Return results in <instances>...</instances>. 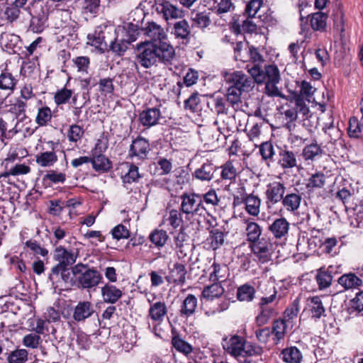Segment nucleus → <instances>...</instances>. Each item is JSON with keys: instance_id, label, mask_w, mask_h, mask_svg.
<instances>
[{"instance_id": "obj_1", "label": "nucleus", "mask_w": 363, "mask_h": 363, "mask_svg": "<svg viewBox=\"0 0 363 363\" xmlns=\"http://www.w3.org/2000/svg\"><path fill=\"white\" fill-rule=\"evenodd\" d=\"M175 57L174 47L169 43L143 42L137 45L136 62L144 68L158 63L171 64Z\"/></svg>"}, {"instance_id": "obj_2", "label": "nucleus", "mask_w": 363, "mask_h": 363, "mask_svg": "<svg viewBox=\"0 0 363 363\" xmlns=\"http://www.w3.org/2000/svg\"><path fill=\"white\" fill-rule=\"evenodd\" d=\"M72 272L76 279L78 287L82 289L94 288L103 279L98 270L90 268L88 264L83 263H78L72 267Z\"/></svg>"}, {"instance_id": "obj_3", "label": "nucleus", "mask_w": 363, "mask_h": 363, "mask_svg": "<svg viewBox=\"0 0 363 363\" xmlns=\"http://www.w3.org/2000/svg\"><path fill=\"white\" fill-rule=\"evenodd\" d=\"M180 211L186 216L194 217L203 216L206 208L202 204L201 194L196 193H184L181 196Z\"/></svg>"}, {"instance_id": "obj_4", "label": "nucleus", "mask_w": 363, "mask_h": 363, "mask_svg": "<svg viewBox=\"0 0 363 363\" xmlns=\"http://www.w3.org/2000/svg\"><path fill=\"white\" fill-rule=\"evenodd\" d=\"M223 77L230 86L245 92H249L255 87L256 81L251 74L249 76L242 71H234L230 73L225 72Z\"/></svg>"}, {"instance_id": "obj_5", "label": "nucleus", "mask_w": 363, "mask_h": 363, "mask_svg": "<svg viewBox=\"0 0 363 363\" xmlns=\"http://www.w3.org/2000/svg\"><path fill=\"white\" fill-rule=\"evenodd\" d=\"M250 74L255 77L257 84L264 83V82H280V73L278 67L275 65H269L265 66L264 69H262L257 65L252 67L247 66Z\"/></svg>"}, {"instance_id": "obj_6", "label": "nucleus", "mask_w": 363, "mask_h": 363, "mask_svg": "<svg viewBox=\"0 0 363 363\" xmlns=\"http://www.w3.org/2000/svg\"><path fill=\"white\" fill-rule=\"evenodd\" d=\"M52 259L57 262L53 267H69L74 264L78 257V250H68L62 245L55 247L52 252Z\"/></svg>"}, {"instance_id": "obj_7", "label": "nucleus", "mask_w": 363, "mask_h": 363, "mask_svg": "<svg viewBox=\"0 0 363 363\" xmlns=\"http://www.w3.org/2000/svg\"><path fill=\"white\" fill-rule=\"evenodd\" d=\"M245 339L237 335L225 337L222 340L223 350L233 357H238L243 354Z\"/></svg>"}, {"instance_id": "obj_8", "label": "nucleus", "mask_w": 363, "mask_h": 363, "mask_svg": "<svg viewBox=\"0 0 363 363\" xmlns=\"http://www.w3.org/2000/svg\"><path fill=\"white\" fill-rule=\"evenodd\" d=\"M251 250L254 255L257 256L259 261L262 263H266L271 259V250L272 243L268 238H262L254 241L250 245Z\"/></svg>"}, {"instance_id": "obj_9", "label": "nucleus", "mask_w": 363, "mask_h": 363, "mask_svg": "<svg viewBox=\"0 0 363 363\" xmlns=\"http://www.w3.org/2000/svg\"><path fill=\"white\" fill-rule=\"evenodd\" d=\"M143 34L150 39V43H167L165 41L167 35L164 28L154 21L147 22L145 27L143 28Z\"/></svg>"}, {"instance_id": "obj_10", "label": "nucleus", "mask_w": 363, "mask_h": 363, "mask_svg": "<svg viewBox=\"0 0 363 363\" xmlns=\"http://www.w3.org/2000/svg\"><path fill=\"white\" fill-rule=\"evenodd\" d=\"M150 151L149 141L142 137L135 138L130 145L129 150V156L132 159L143 161L145 160Z\"/></svg>"}, {"instance_id": "obj_11", "label": "nucleus", "mask_w": 363, "mask_h": 363, "mask_svg": "<svg viewBox=\"0 0 363 363\" xmlns=\"http://www.w3.org/2000/svg\"><path fill=\"white\" fill-rule=\"evenodd\" d=\"M285 192L286 187L283 183L273 182L268 184L265 191L267 206L274 205L281 201Z\"/></svg>"}, {"instance_id": "obj_12", "label": "nucleus", "mask_w": 363, "mask_h": 363, "mask_svg": "<svg viewBox=\"0 0 363 363\" xmlns=\"http://www.w3.org/2000/svg\"><path fill=\"white\" fill-rule=\"evenodd\" d=\"M154 296L152 300L147 298V302L150 304L148 309L147 317L152 321H164L165 317L167 315L168 308L164 301L157 300Z\"/></svg>"}, {"instance_id": "obj_13", "label": "nucleus", "mask_w": 363, "mask_h": 363, "mask_svg": "<svg viewBox=\"0 0 363 363\" xmlns=\"http://www.w3.org/2000/svg\"><path fill=\"white\" fill-rule=\"evenodd\" d=\"M168 275L164 279L169 284L183 285L186 282L187 270L186 266L180 262H175L168 268Z\"/></svg>"}, {"instance_id": "obj_14", "label": "nucleus", "mask_w": 363, "mask_h": 363, "mask_svg": "<svg viewBox=\"0 0 363 363\" xmlns=\"http://www.w3.org/2000/svg\"><path fill=\"white\" fill-rule=\"evenodd\" d=\"M95 312L94 305L88 301H81L73 309L72 318L78 323L84 322Z\"/></svg>"}, {"instance_id": "obj_15", "label": "nucleus", "mask_w": 363, "mask_h": 363, "mask_svg": "<svg viewBox=\"0 0 363 363\" xmlns=\"http://www.w3.org/2000/svg\"><path fill=\"white\" fill-rule=\"evenodd\" d=\"M162 118V113L158 107L147 108L139 114L140 123L147 128L157 125Z\"/></svg>"}, {"instance_id": "obj_16", "label": "nucleus", "mask_w": 363, "mask_h": 363, "mask_svg": "<svg viewBox=\"0 0 363 363\" xmlns=\"http://www.w3.org/2000/svg\"><path fill=\"white\" fill-rule=\"evenodd\" d=\"M156 11L158 13L162 14L166 21L179 18L183 16L182 11L168 1L162 0V2L158 3L156 6Z\"/></svg>"}, {"instance_id": "obj_17", "label": "nucleus", "mask_w": 363, "mask_h": 363, "mask_svg": "<svg viewBox=\"0 0 363 363\" xmlns=\"http://www.w3.org/2000/svg\"><path fill=\"white\" fill-rule=\"evenodd\" d=\"M302 199L301 194L294 189V192H288L284 196L281 204L288 212L296 213L301 206Z\"/></svg>"}, {"instance_id": "obj_18", "label": "nucleus", "mask_w": 363, "mask_h": 363, "mask_svg": "<svg viewBox=\"0 0 363 363\" xmlns=\"http://www.w3.org/2000/svg\"><path fill=\"white\" fill-rule=\"evenodd\" d=\"M337 283L345 291L358 289L363 284L362 279L353 272L345 273L341 275Z\"/></svg>"}, {"instance_id": "obj_19", "label": "nucleus", "mask_w": 363, "mask_h": 363, "mask_svg": "<svg viewBox=\"0 0 363 363\" xmlns=\"http://www.w3.org/2000/svg\"><path fill=\"white\" fill-rule=\"evenodd\" d=\"M52 145V150L38 153L35 156L36 163L42 167H50L53 166L58 160V157L55 151V143L49 142Z\"/></svg>"}, {"instance_id": "obj_20", "label": "nucleus", "mask_w": 363, "mask_h": 363, "mask_svg": "<svg viewBox=\"0 0 363 363\" xmlns=\"http://www.w3.org/2000/svg\"><path fill=\"white\" fill-rule=\"evenodd\" d=\"M290 224L285 218L275 219L269 226V230L277 239L285 238L289 230Z\"/></svg>"}, {"instance_id": "obj_21", "label": "nucleus", "mask_w": 363, "mask_h": 363, "mask_svg": "<svg viewBox=\"0 0 363 363\" xmlns=\"http://www.w3.org/2000/svg\"><path fill=\"white\" fill-rule=\"evenodd\" d=\"M216 167L213 162L207 160L193 173V177L202 182H209L214 176Z\"/></svg>"}, {"instance_id": "obj_22", "label": "nucleus", "mask_w": 363, "mask_h": 363, "mask_svg": "<svg viewBox=\"0 0 363 363\" xmlns=\"http://www.w3.org/2000/svg\"><path fill=\"white\" fill-rule=\"evenodd\" d=\"M103 301L108 303H116L123 296L122 291L115 285L106 284L101 289Z\"/></svg>"}, {"instance_id": "obj_23", "label": "nucleus", "mask_w": 363, "mask_h": 363, "mask_svg": "<svg viewBox=\"0 0 363 363\" xmlns=\"http://www.w3.org/2000/svg\"><path fill=\"white\" fill-rule=\"evenodd\" d=\"M278 164L284 169H292L297 166L296 154L286 147L280 149Z\"/></svg>"}, {"instance_id": "obj_24", "label": "nucleus", "mask_w": 363, "mask_h": 363, "mask_svg": "<svg viewBox=\"0 0 363 363\" xmlns=\"http://www.w3.org/2000/svg\"><path fill=\"white\" fill-rule=\"evenodd\" d=\"M86 43L94 46L101 52L108 50V43L106 41L105 33L101 30H96L93 33L88 34Z\"/></svg>"}, {"instance_id": "obj_25", "label": "nucleus", "mask_w": 363, "mask_h": 363, "mask_svg": "<svg viewBox=\"0 0 363 363\" xmlns=\"http://www.w3.org/2000/svg\"><path fill=\"white\" fill-rule=\"evenodd\" d=\"M198 305L197 298L193 294H189L183 301L180 309L179 315L183 318H189L193 315L196 310Z\"/></svg>"}, {"instance_id": "obj_26", "label": "nucleus", "mask_w": 363, "mask_h": 363, "mask_svg": "<svg viewBox=\"0 0 363 363\" xmlns=\"http://www.w3.org/2000/svg\"><path fill=\"white\" fill-rule=\"evenodd\" d=\"M225 292L221 281H213L211 285L205 286L201 292V296L206 300H213L220 298Z\"/></svg>"}, {"instance_id": "obj_27", "label": "nucleus", "mask_w": 363, "mask_h": 363, "mask_svg": "<svg viewBox=\"0 0 363 363\" xmlns=\"http://www.w3.org/2000/svg\"><path fill=\"white\" fill-rule=\"evenodd\" d=\"M172 34L178 40L189 41L191 35V29L187 21L183 19L174 24Z\"/></svg>"}, {"instance_id": "obj_28", "label": "nucleus", "mask_w": 363, "mask_h": 363, "mask_svg": "<svg viewBox=\"0 0 363 363\" xmlns=\"http://www.w3.org/2000/svg\"><path fill=\"white\" fill-rule=\"evenodd\" d=\"M261 199L257 195L247 194L245 196V209L252 216H257L260 213Z\"/></svg>"}, {"instance_id": "obj_29", "label": "nucleus", "mask_w": 363, "mask_h": 363, "mask_svg": "<svg viewBox=\"0 0 363 363\" xmlns=\"http://www.w3.org/2000/svg\"><path fill=\"white\" fill-rule=\"evenodd\" d=\"M135 40L134 38L126 40L124 38L119 39L118 36L114 37V39L111 40L109 44H108L107 50H111L117 55H122L128 49V45Z\"/></svg>"}, {"instance_id": "obj_30", "label": "nucleus", "mask_w": 363, "mask_h": 363, "mask_svg": "<svg viewBox=\"0 0 363 363\" xmlns=\"http://www.w3.org/2000/svg\"><path fill=\"white\" fill-rule=\"evenodd\" d=\"M17 79L6 68H0V89L12 91L16 87Z\"/></svg>"}, {"instance_id": "obj_31", "label": "nucleus", "mask_w": 363, "mask_h": 363, "mask_svg": "<svg viewBox=\"0 0 363 363\" xmlns=\"http://www.w3.org/2000/svg\"><path fill=\"white\" fill-rule=\"evenodd\" d=\"M287 322L283 319H277L273 322L271 330L274 344L278 345L284 339Z\"/></svg>"}, {"instance_id": "obj_32", "label": "nucleus", "mask_w": 363, "mask_h": 363, "mask_svg": "<svg viewBox=\"0 0 363 363\" xmlns=\"http://www.w3.org/2000/svg\"><path fill=\"white\" fill-rule=\"evenodd\" d=\"M328 16L321 11L313 13L310 18V24L315 31L324 32L326 30Z\"/></svg>"}, {"instance_id": "obj_33", "label": "nucleus", "mask_w": 363, "mask_h": 363, "mask_svg": "<svg viewBox=\"0 0 363 363\" xmlns=\"http://www.w3.org/2000/svg\"><path fill=\"white\" fill-rule=\"evenodd\" d=\"M308 307L313 318H320L325 315V309L323 306L321 298L319 296H313L308 298Z\"/></svg>"}, {"instance_id": "obj_34", "label": "nucleus", "mask_w": 363, "mask_h": 363, "mask_svg": "<svg viewBox=\"0 0 363 363\" xmlns=\"http://www.w3.org/2000/svg\"><path fill=\"white\" fill-rule=\"evenodd\" d=\"M20 38L18 35L4 33L1 35V43L9 52H16V48L18 47Z\"/></svg>"}, {"instance_id": "obj_35", "label": "nucleus", "mask_w": 363, "mask_h": 363, "mask_svg": "<svg viewBox=\"0 0 363 363\" xmlns=\"http://www.w3.org/2000/svg\"><path fill=\"white\" fill-rule=\"evenodd\" d=\"M283 360L287 363H300L302 354L296 347H290L284 349L281 352Z\"/></svg>"}, {"instance_id": "obj_36", "label": "nucleus", "mask_w": 363, "mask_h": 363, "mask_svg": "<svg viewBox=\"0 0 363 363\" xmlns=\"http://www.w3.org/2000/svg\"><path fill=\"white\" fill-rule=\"evenodd\" d=\"M93 168L96 171L106 172L111 168L109 160L104 155L99 154L91 157Z\"/></svg>"}, {"instance_id": "obj_37", "label": "nucleus", "mask_w": 363, "mask_h": 363, "mask_svg": "<svg viewBox=\"0 0 363 363\" xmlns=\"http://www.w3.org/2000/svg\"><path fill=\"white\" fill-rule=\"evenodd\" d=\"M325 175L320 172L313 174L306 184V188L309 191L323 188L325 184Z\"/></svg>"}, {"instance_id": "obj_38", "label": "nucleus", "mask_w": 363, "mask_h": 363, "mask_svg": "<svg viewBox=\"0 0 363 363\" xmlns=\"http://www.w3.org/2000/svg\"><path fill=\"white\" fill-rule=\"evenodd\" d=\"M315 279L320 290L328 288L333 281V276L330 272L323 268L318 269Z\"/></svg>"}, {"instance_id": "obj_39", "label": "nucleus", "mask_w": 363, "mask_h": 363, "mask_svg": "<svg viewBox=\"0 0 363 363\" xmlns=\"http://www.w3.org/2000/svg\"><path fill=\"white\" fill-rule=\"evenodd\" d=\"M255 288L247 284L240 286L237 291V298L240 301H251L255 297Z\"/></svg>"}, {"instance_id": "obj_40", "label": "nucleus", "mask_w": 363, "mask_h": 363, "mask_svg": "<svg viewBox=\"0 0 363 363\" xmlns=\"http://www.w3.org/2000/svg\"><path fill=\"white\" fill-rule=\"evenodd\" d=\"M347 311L350 314H359L363 311V291L357 292L355 296L350 300Z\"/></svg>"}, {"instance_id": "obj_41", "label": "nucleus", "mask_w": 363, "mask_h": 363, "mask_svg": "<svg viewBox=\"0 0 363 363\" xmlns=\"http://www.w3.org/2000/svg\"><path fill=\"white\" fill-rule=\"evenodd\" d=\"M210 13L199 12L191 18L193 26L204 29L211 24Z\"/></svg>"}, {"instance_id": "obj_42", "label": "nucleus", "mask_w": 363, "mask_h": 363, "mask_svg": "<svg viewBox=\"0 0 363 363\" xmlns=\"http://www.w3.org/2000/svg\"><path fill=\"white\" fill-rule=\"evenodd\" d=\"M244 91L230 86L227 90L226 100L234 108H239L241 104V95Z\"/></svg>"}, {"instance_id": "obj_43", "label": "nucleus", "mask_w": 363, "mask_h": 363, "mask_svg": "<svg viewBox=\"0 0 363 363\" xmlns=\"http://www.w3.org/2000/svg\"><path fill=\"white\" fill-rule=\"evenodd\" d=\"M59 276L65 283H68L71 281V273L68 267H52L49 275L50 280L54 281L57 280Z\"/></svg>"}, {"instance_id": "obj_44", "label": "nucleus", "mask_w": 363, "mask_h": 363, "mask_svg": "<svg viewBox=\"0 0 363 363\" xmlns=\"http://www.w3.org/2000/svg\"><path fill=\"white\" fill-rule=\"evenodd\" d=\"M28 352L26 349H16L8 354V363H26L28 361Z\"/></svg>"}, {"instance_id": "obj_45", "label": "nucleus", "mask_w": 363, "mask_h": 363, "mask_svg": "<svg viewBox=\"0 0 363 363\" xmlns=\"http://www.w3.org/2000/svg\"><path fill=\"white\" fill-rule=\"evenodd\" d=\"M323 150L317 143L306 145L303 150V157L306 160H313L316 157L321 155Z\"/></svg>"}, {"instance_id": "obj_46", "label": "nucleus", "mask_w": 363, "mask_h": 363, "mask_svg": "<svg viewBox=\"0 0 363 363\" xmlns=\"http://www.w3.org/2000/svg\"><path fill=\"white\" fill-rule=\"evenodd\" d=\"M348 133L353 138L363 137V121L359 122L357 118H351L349 121Z\"/></svg>"}, {"instance_id": "obj_47", "label": "nucleus", "mask_w": 363, "mask_h": 363, "mask_svg": "<svg viewBox=\"0 0 363 363\" xmlns=\"http://www.w3.org/2000/svg\"><path fill=\"white\" fill-rule=\"evenodd\" d=\"M149 238L155 246L162 247L166 244L169 236L167 232L163 230H155L151 233Z\"/></svg>"}, {"instance_id": "obj_48", "label": "nucleus", "mask_w": 363, "mask_h": 363, "mask_svg": "<svg viewBox=\"0 0 363 363\" xmlns=\"http://www.w3.org/2000/svg\"><path fill=\"white\" fill-rule=\"evenodd\" d=\"M52 119V111L51 109L48 106H43L38 109V113L35 118V123L39 126H45Z\"/></svg>"}, {"instance_id": "obj_49", "label": "nucleus", "mask_w": 363, "mask_h": 363, "mask_svg": "<svg viewBox=\"0 0 363 363\" xmlns=\"http://www.w3.org/2000/svg\"><path fill=\"white\" fill-rule=\"evenodd\" d=\"M164 219L165 221L168 222L169 225H171L173 229L179 228L183 222L181 212L176 209L170 210L164 216Z\"/></svg>"}, {"instance_id": "obj_50", "label": "nucleus", "mask_w": 363, "mask_h": 363, "mask_svg": "<svg viewBox=\"0 0 363 363\" xmlns=\"http://www.w3.org/2000/svg\"><path fill=\"white\" fill-rule=\"evenodd\" d=\"M246 234L247 241L252 243L259 239L262 234V228L257 223L250 222L246 228Z\"/></svg>"}, {"instance_id": "obj_51", "label": "nucleus", "mask_w": 363, "mask_h": 363, "mask_svg": "<svg viewBox=\"0 0 363 363\" xmlns=\"http://www.w3.org/2000/svg\"><path fill=\"white\" fill-rule=\"evenodd\" d=\"M298 312L299 300L296 298L286 308L284 313V318L282 319L289 323L297 317Z\"/></svg>"}, {"instance_id": "obj_52", "label": "nucleus", "mask_w": 363, "mask_h": 363, "mask_svg": "<svg viewBox=\"0 0 363 363\" xmlns=\"http://www.w3.org/2000/svg\"><path fill=\"white\" fill-rule=\"evenodd\" d=\"M73 95V91L65 87L59 89L54 95V101L57 106L65 104L69 101Z\"/></svg>"}, {"instance_id": "obj_53", "label": "nucleus", "mask_w": 363, "mask_h": 363, "mask_svg": "<svg viewBox=\"0 0 363 363\" xmlns=\"http://www.w3.org/2000/svg\"><path fill=\"white\" fill-rule=\"evenodd\" d=\"M200 99L197 92L193 93L186 100L184 101V108L189 110L192 113L200 110Z\"/></svg>"}, {"instance_id": "obj_54", "label": "nucleus", "mask_w": 363, "mask_h": 363, "mask_svg": "<svg viewBox=\"0 0 363 363\" xmlns=\"http://www.w3.org/2000/svg\"><path fill=\"white\" fill-rule=\"evenodd\" d=\"M21 14V9L13 4H7L4 11L5 18L10 23L16 21Z\"/></svg>"}, {"instance_id": "obj_55", "label": "nucleus", "mask_w": 363, "mask_h": 363, "mask_svg": "<svg viewBox=\"0 0 363 363\" xmlns=\"http://www.w3.org/2000/svg\"><path fill=\"white\" fill-rule=\"evenodd\" d=\"M260 313L256 317L255 321L257 326L261 327L266 325L272 316L274 310L269 307L260 308Z\"/></svg>"}, {"instance_id": "obj_56", "label": "nucleus", "mask_w": 363, "mask_h": 363, "mask_svg": "<svg viewBox=\"0 0 363 363\" xmlns=\"http://www.w3.org/2000/svg\"><path fill=\"white\" fill-rule=\"evenodd\" d=\"M237 171L231 162H227L222 166L221 178L230 182L235 179Z\"/></svg>"}, {"instance_id": "obj_57", "label": "nucleus", "mask_w": 363, "mask_h": 363, "mask_svg": "<svg viewBox=\"0 0 363 363\" xmlns=\"http://www.w3.org/2000/svg\"><path fill=\"white\" fill-rule=\"evenodd\" d=\"M259 153L264 160L272 161L275 154L274 146L270 142H263L259 146Z\"/></svg>"}, {"instance_id": "obj_58", "label": "nucleus", "mask_w": 363, "mask_h": 363, "mask_svg": "<svg viewBox=\"0 0 363 363\" xmlns=\"http://www.w3.org/2000/svg\"><path fill=\"white\" fill-rule=\"evenodd\" d=\"M22 342L26 347L37 349L41 342V337L36 333H29L23 337Z\"/></svg>"}, {"instance_id": "obj_59", "label": "nucleus", "mask_w": 363, "mask_h": 363, "mask_svg": "<svg viewBox=\"0 0 363 363\" xmlns=\"http://www.w3.org/2000/svg\"><path fill=\"white\" fill-rule=\"evenodd\" d=\"M172 343L177 351L185 354H189L192 352V347L179 337H174L172 340Z\"/></svg>"}, {"instance_id": "obj_60", "label": "nucleus", "mask_w": 363, "mask_h": 363, "mask_svg": "<svg viewBox=\"0 0 363 363\" xmlns=\"http://www.w3.org/2000/svg\"><path fill=\"white\" fill-rule=\"evenodd\" d=\"M211 245L213 249L218 248L224 242V234L218 229L210 231Z\"/></svg>"}, {"instance_id": "obj_61", "label": "nucleus", "mask_w": 363, "mask_h": 363, "mask_svg": "<svg viewBox=\"0 0 363 363\" xmlns=\"http://www.w3.org/2000/svg\"><path fill=\"white\" fill-rule=\"evenodd\" d=\"M99 91L105 95L113 94L114 91L113 79L110 77L100 79Z\"/></svg>"}, {"instance_id": "obj_62", "label": "nucleus", "mask_w": 363, "mask_h": 363, "mask_svg": "<svg viewBox=\"0 0 363 363\" xmlns=\"http://www.w3.org/2000/svg\"><path fill=\"white\" fill-rule=\"evenodd\" d=\"M78 72L87 73L90 65V59L86 56H79L72 59Z\"/></svg>"}, {"instance_id": "obj_63", "label": "nucleus", "mask_w": 363, "mask_h": 363, "mask_svg": "<svg viewBox=\"0 0 363 363\" xmlns=\"http://www.w3.org/2000/svg\"><path fill=\"white\" fill-rule=\"evenodd\" d=\"M262 348L255 344L247 342L245 340V346L243 347V354L245 356H257L262 353Z\"/></svg>"}, {"instance_id": "obj_64", "label": "nucleus", "mask_w": 363, "mask_h": 363, "mask_svg": "<svg viewBox=\"0 0 363 363\" xmlns=\"http://www.w3.org/2000/svg\"><path fill=\"white\" fill-rule=\"evenodd\" d=\"M101 0H84L82 10L85 13L95 14L100 7Z\"/></svg>"}]
</instances>
